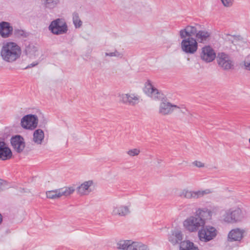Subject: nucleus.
I'll use <instances>...</instances> for the list:
<instances>
[{
  "instance_id": "6ab92c4d",
  "label": "nucleus",
  "mask_w": 250,
  "mask_h": 250,
  "mask_svg": "<svg viewBox=\"0 0 250 250\" xmlns=\"http://www.w3.org/2000/svg\"><path fill=\"white\" fill-rule=\"evenodd\" d=\"M122 101L124 103L129 105H134L138 104L139 98L134 94H123L122 95Z\"/></svg>"
},
{
  "instance_id": "b1692460",
  "label": "nucleus",
  "mask_w": 250,
  "mask_h": 250,
  "mask_svg": "<svg viewBox=\"0 0 250 250\" xmlns=\"http://www.w3.org/2000/svg\"><path fill=\"white\" fill-rule=\"evenodd\" d=\"M133 242L131 240H120L117 243V248L118 249L127 250L131 248Z\"/></svg>"
},
{
  "instance_id": "f8f14e48",
  "label": "nucleus",
  "mask_w": 250,
  "mask_h": 250,
  "mask_svg": "<svg viewBox=\"0 0 250 250\" xmlns=\"http://www.w3.org/2000/svg\"><path fill=\"white\" fill-rule=\"evenodd\" d=\"M200 57L203 61L209 63L214 61L217 58V55L212 47L206 45L202 48Z\"/></svg>"
},
{
  "instance_id": "39448f33",
  "label": "nucleus",
  "mask_w": 250,
  "mask_h": 250,
  "mask_svg": "<svg viewBox=\"0 0 250 250\" xmlns=\"http://www.w3.org/2000/svg\"><path fill=\"white\" fill-rule=\"evenodd\" d=\"M183 39L181 43L182 50L187 54H193L198 49L197 41L191 36L181 38Z\"/></svg>"
},
{
  "instance_id": "ddd939ff",
  "label": "nucleus",
  "mask_w": 250,
  "mask_h": 250,
  "mask_svg": "<svg viewBox=\"0 0 250 250\" xmlns=\"http://www.w3.org/2000/svg\"><path fill=\"white\" fill-rule=\"evenodd\" d=\"M11 144L13 148L18 153L22 152L25 146L23 138L19 135L11 138Z\"/></svg>"
},
{
  "instance_id": "4be33fe9",
  "label": "nucleus",
  "mask_w": 250,
  "mask_h": 250,
  "mask_svg": "<svg viewBox=\"0 0 250 250\" xmlns=\"http://www.w3.org/2000/svg\"><path fill=\"white\" fill-rule=\"evenodd\" d=\"M44 137V132L41 129H36L33 133V141L37 144H41Z\"/></svg>"
},
{
  "instance_id": "bb28decb",
  "label": "nucleus",
  "mask_w": 250,
  "mask_h": 250,
  "mask_svg": "<svg viewBox=\"0 0 250 250\" xmlns=\"http://www.w3.org/2000/svg\"><path fill=\"white\" fill-rule=\"evenodd\" d=\"M132 250H148L147 247L141 243L133 242Z\"/></svg>"
},
{
  "instance_id": "2eb2a0df",
  "label": "nucleus",
  "mask_w": 250,
  "mask_h": 250,
  "mask_svg": "<svg viewBox=\"0 0 250 250\" xmlns=\"http://www.w3.org/2000/svg\"><path fill=\"white\" fill-rule=\"evenodd\" d=\"M13 28L10 23L6 21L0 22V35L4 38L9 37L13 33Z\"/></svg>"
},
{
  "instance_id": "cd10ccee",
  "label": "nucleus",
  "mask_w": 250,
  "mask_h": 250,
  "mask_svg": "<svg viewBox=\"0 0 250 250\" xmlns=\"http://www.w3.org/2000/svg\"><path fill=\"white\" fill-rule=\"evenodd\" d=\"M57 189L48 191L46 192V196L49 199H56L59 198L58 192H57Z\"/></svg>"
},
{
  "instance_id": "aec40b11",
  "label": "nucleus",
  "mask_w": 250,
  "mask_h": 250,
  "mask_svg": "<svg viewBox=\"0 0 250 250\" xmlns=\"http://www.w3.org/2000/svg\"><path fill=\"white\" fill-rule=\"evenodd\" d=\"M93 184L92 181H88L84 182L77 188V192L81 195H85L90 192L89 187Z\"/></svg>"
},
{
  "instance_id": "4c0bfd02",
  "label": "nucleus",
  "mask_w": 250,
  "mask_h": 250,
  "mask_svg": "<svg viewBox=\"0 0 250 250\" xmlns=\"http://www.w3.org/2000/svg\"><path fill=\"white\" fill-rule=\"evenodd\" d=\"M38 64V62H33V63H32L30 64H29L27 66H26L25 67V69H27V68H31L32 67H34V66H35L36 65H37Z\"/></svg>"
},
{
  "instance_id": "9d476101",
  "label": "nucleus",
  "mask_w": 250,
  "mask_h": 250,
  "mask_svg": "<svg viewBox=\"0 0 250 250\" xmlns=\"http://www.w3.org/2000/svg\"><path fill=\"white\" fill-rule=\"evenodd\" d=\"M244 218V215L240 208L234 210L229 209L226 212L224 220L228 223H233L240 222Z\"/></svg>"
},
{
  "instance_id": "c9c22d12",
  "label": "nucleus",
  "mask_w": 250,
  "mask_h": 250,
  "mask_svg": "<svg viewBox=\"0 0 250 250\" xmlns=\"http://www.w3.org/2000/svg\"><path fill=\"white\" fill-rule=\"evenodd\" d=\"M193 164L198 167H204V164L203 163L197 161L193 162Z\"/></svg>"
},
{
  "instance_id": "20e7f679",
  "label": "nucleus",
  "mask_w": 250,
  "mask_h": 250,
  "mask_svg": "<svg viewBox=\"0 0 250 250\" xmlns=\"http://www.w3.org/2000/svg\"><path fill=\"white\" fill-rule=\"evenodd\" d=\"M180 38L186 37V36H195L197 42L205 43L209 40L211 33L207 30H198L196 26L188 25L179 31Z\"/></svg>"
},
{
  "instance_id": "a211bd4d",
  "label": "nucleus",
  "mask_w": 250,
  "mask_h": 250,
  "mask_svg": "<svg viewBox=\"0 0 250 250\" xmlns=\"http://www.w3.org/2000/svg\"><path fill=\"white\" fill-rule=\"evenodd\" d=\"M112 214L114 216H125L130 213L129 208L126 206H114Z\"/></svg>"
},
{
  "instance_id": "473e14b6",
  "label": "nucleus",
  "mask_w": 250,
  "mask_h": 250,
  "mask_svg": "<svg viewBox=\"0 0 250 250\" xmlns=\"http://www.w3.org/2000/svg\"><path fill=\"white\" fill-rule=\"evenodd\" d=\"M8 188V185L5 181L0 179V191L4 190Z\"/></svg>"
},
{
  "instance_id": "423d86ee",
  "label": "nucleus",
  "mask_w": 250,
  "mask_h": 250,
  "mask_svg": "<svg viewBox=\"0 0 250 250\" xmlns=\"http://www.w3.org/2000/svg\"><path fill=\"white\" fill-rule=\"evenodd\" d=\"M217 233L218 231L214 227L205 225L199 230L198 235L200 241L208 242L214 239L216 237Z\"/></svg>"
},
{
  "instance_id": "e433bc0d",
  "label": "nucleus",
  "mask_w": 250,
  "mask_h": 250,
  "mask_svg": "<svg viewBox=\"0 0 250 250\" xmlns=\"http://www.w3.org/2000/svg\"><path fill=\"white\" fill-rule=\"evenodd\" d=\"M244 65L245 66V68L246 70L250 71V62H245Z\"/></svg>"
},
{
  "instance_id": "9b49d317",
  "label": "nucleus",
  "mask_w": 250,
  "mask_h": 250,
  "mask_svg": "<svg viewBox=\"0 0 250 250\" xmlns=\"http://www.w3.org/2000/svg\"><path fill=\"white\" fill-rule=\"evenodd\" d=\"M38 118L35 115L28 114L24 116L21 122V126L25 129L33 130L37 127Z\"/></svg>"
},
{
  "instance_id": "a878e982",
  "label": "nucleus",
  "mask_w": 250,
  "mask_h": 250,
  "mask_svg": "<svg viewBox=\"0 0 250 250\" xmlns=\"http://www.w3.org/2000/svg\"><path fill=\"white\" fill-rule=\"evenodd\" d=\"M73 22L76 28H80L82 25V21L79 18L78 13L74 12L73 14Z\"/></svg>"
},
{
  "instance_id": "393cba45",
  "label": "nucleus",
  "mask_w": 250,
  "mask_h": 250,
  "mask_svg": "<svg viewBox=\"0 0 250 250\" xmlns=\"http://www.w3.org/2000/svg\"><path fill=\"white\" fill-rule=\"evenodd\" d=\"M43 1L45 6L50 9L55 7L59 2V0H43Z\"/></svg>"
},
{
  "instance_id": "2f4dec72",
  "label": "nucleus",
  "mask_w": 250,
  "mask_h": 250,
  "mask_svg": "<svg viewBox=\"0 0 250 250\" xmlns=\"http://www.w3.org/2000/svg\"><path fill=\"white\" fill-rule=\"evenodd\" d=\"M140 152V151L139 149L137 148H134L129 150L127 152V154L129 156L133 157L138 155Z\"/></svg>"
},
{
  "instance_id": "6e6552de",
  "label": "nucleus",
  "mask_w": 250,
  "mask_h": 250,
  "mask_svg": "<svg viewBox=\"0 0 250 250\" xmlns=\"http://www.w3.org/2000/svg\"><path fill=\"white\" fill-rule=\"evenodd\" d=\"M211 192V190L209 189L194 191L185 188L181 190L179 194V196L188 199H197Z\"/></svg>"
},
{
  "instance_id": "f704fd0d",
  "label": "nucleus",
  "mask_w": 250,
  "mask_h": 250,
  "mask_svg": "<svg viewBox=\"0 0 250 250\" xmlns=\"http://www.w3.org/2000/svg\"><path fill=\"white\" fill-rule=\"evenodd\" d=\"M223 4L226 7H230L232 5L233 0H221Z\"/></svg>"
},
{
  "instance_id": "f257e3e1",
  "label": "nucleus",
  "mask_w": 250,
  "mask_h": 250,
  "mask_svg": "<svg viewBox=\"0 0 250 250\" xmlns=\"http://www.w3.org/2000/svg\"><path fill=\"white\" fill-rule=\"evenodd\" d=\"M212 212L207 208H197L193 215L187 218L184 222L185 228L190 232L199 231L206 224V220L210 219Z\"/></svg>"
},
{
  "instance_id": "dca6fc26",
  "label": "nucleus",
  "mask_w": 250,
  "mask_h": 250,
  "mask_svg": "<svg viewBox=\"0 0 250 250\" xmlns=\"http://www.w3.org/2000/svg\"><path fill=\"white\" fill-rule=\"evenodd\" d=\"M244 230L237 228L232 229L228 234V241H240L243 237Z\"/></svg>"
},
{
  "instance_id": "f03ea898",
  "label": "nucleus",
  "mask_w": 250,
  "mask_h": 250,
  "mask_svg": "<svg viewBox=\"0 0 250 250\" xmlns=\"http://www.w3.org/2000/svg\"><path fill=\"white\" fill-rule=\"evenodd\" d=\"M144 91L154 100H162L159 108V113L162 115H170L173 113L175 108H180L177 105L172 104L167 99H164L163 94L152 85L150 81H147L146 83Z\"/></svg>"
},
{
  "instance_id": "7c9ffc66",
  "label": "nucleus",
  "mask_w": 250,
  "mask_h": 250,
  "mask_svg": "<svg viewBox=\"0 0 250 250\" xmlns=\"http://www.w3.org/2000/svg\"><path fill=\"white\" fill-rule=\"evenodd\" d=\"M105 56L109 57H116L119 58H122L123 56V54L122 53L118 51L117 50H115L113 52H106L105 53Z\"/></svg>"
},
{
  "instance_id": "7ed1b4c3",
  "label": "nucleus",
  "mask_w": 250,
  "mask_h": 250,
  "mask_svg": "<svg viewBox=\"0 0 250 250\" xmlns=\"http://www.w3.org/2000/svg\"><path fill=\"white\" fill-rule=\"evenodd\" d=\"M21 47L15 42H8L3 44L0 54L2 59L9 62L16 61L21 56Z\"/></svg>"
},
{
  "instance_id": "4468645a",
  "label": "nucleus",
  "mask_w": 250,
  "mask_h": 250,
  "mask_svg": "<svg viewBox=\"0 0 250 250\" xmlns=\"http://www.w3.org/2000/svg\"><path fill=\"white\" fill-rule=\"evenodd\" d=\"M12 152L8 145L0 139V160L5 161L11 158Z\"/></svg>"
},
{
  "instance_id": "f3484780",
  "label": "nucleus",
  "mask_w": 250,
  "mask_h": 250,
  "mask_svg": "<svg viewBox=\"0 0 250 250\" xmlns=\"http://www.w3.org/2000/svg\"><path fill=\"white\" fill-rule=\"evenodd\" d=\"M183 235L181 230L175 229L171 231L168 236V241L173 245H176L182 242Z\"/></svg>"
},
{
  "instance_id": "5701e85b",
  "label": "nucleus",
  "mask_w": 250,
  "mask_h": 250,
  "mask_svg": "<svg viewBox=\"0 0 250 250\" xmlns=\"http://www.w3.org/2000/svg\"><path fill=\"white\" fill-rule=\"evenodd\" d=\"M75 190V189L73 187H70L57 189V192H58L60 198L62 196H68L72 194Z\"/></svg>"
},
{
  "instance_id": "c85d7f7f",
  "label": "nucleus",
  "mask_w": 250,
  "mask_h": 250,
  "mask_svg": "<svg viewBox=\"0 0 250 250\" xmlns=\"http://www.w3.org/2000/svg\"><path fill=\"white\" fill-rule=\"evenodd\" d=\"M37 51L36 47L32 44H29L26 46L24 52L26 55L31 54Z\"/></svg>"
},
{
  "instance_id": "58836bf2",
  "label": "nucleus",
  "mask_w": 250,
  "mask_h": 250,
  "mask_svg": "<svg viewBox=\"0 0 250 250\" xmlns=\"http://www.w3.org/2000/svg\"><path fill=\"white\" fill-rule=\"evenodd\" d=\"M2 217L1 214H0V224L2 222Z\"/></svg>"
},
{
  "instance_id": "0eeeda50",
  "label": "nucleus",
  "mask_w": 250,
  "mask_h": 250,
  "mask_svg": "<svg viewBox=\"0 0 250 250\" xmlns=\"http://www.w3.org/2000/svg\"><path fill=\"white\" fill-rule=\"evenodd\" d=\"M48 30L54 35H62L67 33L68 26L66 23L62 19H57L51 22Z\"/></svg>"
},
{
  "instance_id": "72a5a7b5",
  "label": "nucleus",
  "mask_w": 250,
  "mask_h": 250,
  "mask_svg": "<svg viewBox=\"0 0 250 250\" xmlns=\"http://www.w3.org/2000/svg\"><path fill=\"white\" fill-rule=\"evenodd\" d=\"M180 107V108H175V109H179L180 111L184 114L187 115L188 114L190 116H191V114L186 109L184 105H181Z\"/></svg>"
},
{
  "instance_id": "c756f323",
  "label": "nucleus",
  "mask_w": 250,
  "mask_h": 250,
  "mask_svg": "<svg viewBox=\"0 0 250 250\" xmlns=\"http://www.w3.org/2000/svg\"><path fill=\"white\" fill-rule=\"evenodd\" d=\"M14 34L15 36L18 38L26 37L27 36V33L24 30L19 29H15Z\"/></svg>"
},
{
  "instance_id": "1a4fd4ad",
  "label": "nucleus",
  "mask_w": 250,
  "mask_h": 250,
  "mask_svg": "<svg viewBox=\"0 0 250 250\" xmlns=\"http://www.w3.org/2000/svg\"><path fill=\"white\" fill-rule=\"evenodd\" d=\"M218 65L224 70H229L234 68V62L230 57L225 52H219L216 58Z\"/></svg>"
},
{
  "instance_id": "412c9836",
  "label": "nucleus",
  "mask_w": 250,
  "mask_h": 250,
  "mask_svg": "<svg viewBox=\"0 0 250 250\" xmlns=\"http://www.w3.org/2000/svg\"><path fill=\"white\" fill-rule=\"evenodd\" d=\"M179 249L180 250H199L193 242L189 240L181 242Z\"/></svg>"
}]
</instances>
